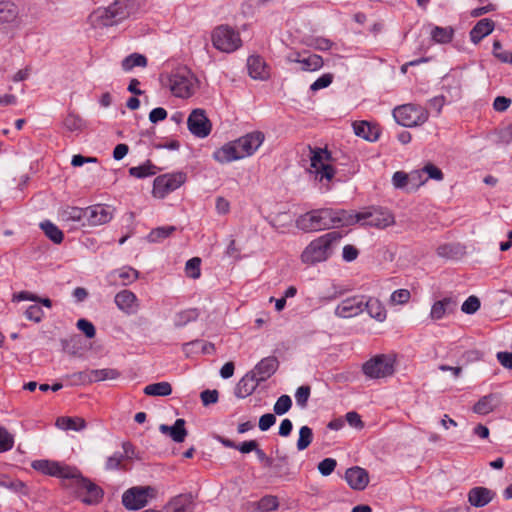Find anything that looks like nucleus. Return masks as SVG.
I'll return each instance as SVG.
<instances>
[{"label":"nucleus","instance_id":"nucleus-36","mask_svg":"<svg viewBox=\"0 0 512 512\" xmlns=\"http://www.w3.org/2000/svg\"><path fill=\"white\" fill-rule=\"evenodd\" d=\"M18 16L17 6L10 1H0V24L13 22Z\"/></svg>","mask_w":512,"mask_h":512},{"label":"nucleus","instance_id":"nucleus-12","mask_svg":"<svg viewBox=\"0 0 512 512\" xmlns=\"http://www.w3.org/2000/svg\"><path fill=\"white\" fill-rule=\"evenodd\" d=\"M32 468L45 475L63 479L77 476V468L56 461L36 460L32 462Z\"/></svg>","mask_w":512,"mask_h":512},{"label":"nucleus","instance_id":"nucleus-43","mask_svg":"<svg viewBox=\"0 0 512 512\" xmlns=\"http://www.w3.org/2000/svg\"><path fill=\"white\" fill-rule=\"evenodd\" d=\"M175 231L174 226H164L153 229L147 236L150 242H160Z\"/></svg>","mask_w":512,"mask_h":512},{"label":"nucleus","instance_id":"nucleus-31","mask_svg":"<svg viewBox=\"0 0 512 512\" xmlns=\"http://www.w3.org/2000/svg\"><path fill=\"white\" fill-rule=\"evenodd\" d=\"M498 405L497 396L495 394L485 395L478 400L473 406V411L479 415H487L491 413Z\"/></svg>","mask_w":512,"mask_h":512},{"label":"nucleus","instance_id":"nucleus-28","mask_svg":"<svg viewBox=\"0 0 512 512\" xmlns=\"http://www.w3.org/2000/svg\"><path fill=\"white\" fill-rule=\"evenodd\" d=\"M495 23L491 19L484 18L476 23L470 31V39L473 43H479L484 37L492 33Z\"/></svg>","mask_w":512,"mask_h":512},{"label":"nucleus","instance_id":"nucleus-57","mask_svg":"<svg viewBox=\"0 0 512 512\" xmlns=\"http://www.w3.org/2000/svg\"><path fill=\"white\" fill-rule=\"evenodd\" d=\"M310 387L309 386H300L295 393V399L297 404L304 408L307 405L308 399L310 397Z\"/></svg>","mask_w":512,"mask_h":512},{"label":"nucleus","instance_id":"nucleus-11","mask_svg":"<svg viewBox=\"0 0 512 512\" xmlns=\"http://www.w3.org/2000/svg\"><path fill=\"white\" fill-rule=\"evenodd\" d=\"M76 489V493L81 501L88 505H94L101 501L103 497L102 489L90 480L81 476L77 470V476L70 477Z\"/></svg>","mask_w":512,"mask_h":512},{"label":"nucleus","instance_id":"nucleus-5","mask_svg":"<svg viewBox=\"0 0 512 512\" xmlns=\"http://www.w3.org/2000/svg\"><path fill=\"white\" fill-rule=\"evenodd\" d=\"M349 225L361 223L376 228H386L394 223L393 215L383 208H366L359 212L348 211Z\"/></svg>","mask_w":512,"mask_h":512},{"label":"nucleus","instance_id":"nucleus-55","mask_svg":"<svg viewBox=\"0 0 512 512\" xmlns=\"http://www.w3.org/2000/svg\"><path fill=\"white\" fill-rule=\"evenodd\" d=\"M124 455L120 452L114 453L112 456L108 457L105 463L106 470H117L122 467V462L124 460Z\"/></svg>","mask_w":512,"mask_h":512},{"label":"nucleus","instance_id":"nucleus-54","mask_svg":"<svg viewBox=\"0 0 512 512\" xmlns=\"http://www.w3.org/2000/svg\"><path fill=\"white\" fill-rule=\"evenodd\" d=\"M392 184L397 189H403L408 187L410 183V175L403 172V171H397L392 176Z\"/></svg>","mask_w":512,"mask_h":512},{"label":"nucleus","instance_id":"nucleus-60","mask_svg":"<svg viewBox=\"0 0 512 512\" xmlns=\"http://www.w3.org/2000/svg\"><path fill=\"white\" fill-rule=\"evenodd\" d=\"M409 175L412 189H417L427 182L423 169L412 171Z\"/></svg>","mask_w":512,"mask_h":512},{"label":"nucleus","instance_id":"nucleus-53","mask_svg":"<svg viewBox=\"0 0 512 512\" xmlns=\"http://www.w3.org/2000/svg\"><path fill=\"white\" fill-rule=\"evenodd\" d=\"M493 55L503 63L512 64V52L508 53L503 50L502 45L498 40H495L493 43Z\"/></svg>","mask_w":512,"mask_h":512},{"label":"nucleus","instance_id":"nucleus-45","mask_svg":"<svg viewBox=\"0 0 512 512\" xmlns=\"http://www.w3.org/2000/svg\"><path fill=\"white\" fill-rule=\"evenodd\" d=\"M201 259L199 257H193L189 259L185 264L186 276L192 279H198L201 276Z\"/></svg>","mask_w":512,"mask_h":512},{"label":"nucleus","instance_id":"nucleus-4","mask_svg":"<svg viewBox=\"0 0 512 512\" xmlns=\"http://www.w3.org/2000/svg\"><path fill=\"white\" fill-rule=\"evenodd\" d=\"M308 173L324 186L325 191L330 189L329 183L335 176V169L330 163V154L327 150L311 149Z\"/></svg>","mask_w":512,"mask_h":512},{"label":"nucleus","instance_id":"nucleus-14","mask_svg":"<svg viewBox=\"0 0 512 512\" xmlns=\"http://www.w3.org/2000/svg\"><path fill=\"white\" fill-rule=\"evenodd\" d=\"M187 126L189 131L198 138L207 137L212 129V125L203 109H194L188 119Z\"/></svg>","mask_w":512,"mask_h":512},{"label":"nucleus","instance_id":"nucleus-17","mask_svg":"<svg viewBox=\"0 0 512 512\" xmlns=\"http://www.w3.org/2000/svg\"><path fill=\"white\" fill-rule=\"evenodd\" d=\"M114 302L117 308L126 315H134L140 309L138 297L127 289L119 291L114 297Z\"/></svg>","mask_w":512,"mask_h":512},{"label":"nucleus","instance_id":"nucleus-41","mask_svg":"<svg viewBox=\"0 0 512 512\" xmlns=\"http://www.w3.org/2000/svg\"><path fill=\"white\" fill-rule=\"evenodd\" d=\"M61 218L64 221H73L79 222L81 220H86V208H78V207H67L62 210Z\"/></svg>","mask_w":512,"mask_h":512},{"label":"nucleus","instance_id":"nucleus-49","mask_svg":"<svg viewBox=\"0 0 512 512\" xmlns=\"http://www.w3.org/2000/svg\"><path fill=\"white\" fill-rule=\"evenodd\" d=\"M411 293L408 289H398L390 295V304L404 305L410 301Z\"/></svg>","mask_w":512,"mask_h":512},{"label":"nucleus","instance_id":"nucleus-63","mask_svg":"<svg viewBox=\"0 0 512 512\" xmlns=\"http://www.w3.org/2000/svg\"><path fill=\"white\" fill-rule=\"evenodd\" d=\"M25 316L27 319L32 320L34 322H40L44 316V312L38 305H31L25 311Z\"/></svg>","mask_w":512,"mask_h":512},{"label":"nucleus","instance_id":"nucleus-22","mask_svg":"<svg viewBox=\"0 0 512 512\" xmlns=\"http://www.w3.org/2000/svg\"><path fill=\"white\" fill-rule=\"evenodd\" d=\"M260 381L255 377L254 373H246L237 383L235 387V396L237 398H246L250 396L258 387Z\"/></svg>","mask_w":512,"mask_h":512},{"label":"nucleus","instance_id":"nucleus-18","mask_svg":"<svg viewBox=\"0 0 512 512\" xmlns=\"http://www.w3.org/2000/svg\"><path fill=\"white\" fill-rule=\"evenodd\" d=\"M212 158L220 164H227L242 159L235 140L227 142L216 149L212 154Z\"/></svg>","mask_w":512,"mask_h":512},{"label":"nucleus","instance_id":"nucleus-27","mask_svg":"<svg viewBox=\"0 0 512 512\" xmlns=\"http://www.w3.org/2000/svg\"><path fill=\"white\" fill-rule=\"evenodd\" d=\"M364 309L367 313L378 322H384L387 318V310L384 304L375 297L364 299Z\"/></svg>","mask_w":512,"mask_h":512},{"label":"nucleus","instance_id":"nucleus-39","mask_svg":"<svg viewBox=\"0 0 512 512\" xmlns=\"http://www.w3.org/2000/svg\"><path fill=\"white\" fill-rule=\"evenodd\" d=\"M144 393L148 396H168L172 393V386L166 381L157 382L147 385Z\"/></svg>","mask_w":512,"mask_h":512},{"label":"nucleus","instance_id":"nucleus-56","mask_svg":"<svg viewBox=\"0 0 512 512\" xmlns=\"http://www.w3.org/2000/svg\"><path fill=\"white\" fill-rule=\"evenodd\" d=\"M480 308V301L476 296L468 297L461 306L462 312L473 314Z\"/></svg>","mask_w":512,"mask_h":512},{"label":"nucleus","instance_id":"nucleus-48","mask_svg":"<svg viewBox=\"0 0 512 512\" xmlns=\"http://www.w3.org/2000/svg\"><path fill=\"white\" fill-rule=\"evenodd\" d=\"M63 125L64 127L71 131V132H74V131H80L82 128H83V120L76 114L74 113H69L64 121H63Z\"/></svg>","mask_w":512,"mask_h":512},{"label":"nucleus","instance_id":"nucleus-23","mask_svg":"<svg viewBox=\"0 0 512 512\" xmlns=\"http://www.w3.org/2000/svg\"><path fill=\"white\" fill-rule=\"evenodd\" d=\"M277 367L278 361L275 357H266L263 358L250 372L255 374L258 381L263 382L276 372Z\"/></svg>","mask_w":512,"mask_h":512},{"label":"nucleus","instance_id":"nucleus-59","mask_svg":"<svg viewBox=\"0 0 512 512\" xmlns=\"http://www.w3.org/2000/svg\"><path fill=\"white\" fill-rule=\"evenodd\" d=\"M425 173V177L428 179H434L437 181H441L443 179L442 171L432 163H427L423 168Z\"/></svg>","mask_w":512,"mask_h":512},{"label":"nucleus","instance_id":"nucleus-15","mask_svg":"<svg viewBox=\"0 0 512 512\" xmlns=\"http://www.w3.org/2000/svg\"><path fill=\"white\" fill-rule=\"evenodd\" d=\"M265 135L260 131H253L236 139L242 159L252 156L263 144Z\"/></svg>","mask_w":512,"mask_h":512},{"label":"nucleus","instance_id":"nucleus-37","mask_svg":"<svg viewBox=\"0 0 512 512\" xmlns=\"http://www.w3.org/2000/svg\"><path fill=\"white\" fill-rule=\"evenodd\" d=\"M110 277H117L118 279H120L122 285H129L138 279L139 273L132 267H123L113 271L110 274Z\"/></svg>","mask_w":512,"mask_h":512},{"label":"nucleus","instance_id":"nucleus-20","mask_svg":"<svg viewBox=\"0 0 512 512\" xmlns=\"http://www.w3.org/2000/svg\"><path fill=\"white\" fill-rule=\"evenodd\" d=\"M345 480L353 490L362 491L369 484V475L365 469L355 466L346 470Z\"/></svg>","mask_w":512,"mask_h":512},{"label":"nucleus","instance_id":"nucleus-13","mask_svg":"<svg viewBox=\"0 0 512 512\" xmlns=\"http://www.w3.org/2000/svg\"><path fill=\"white\" fill-rule=\"evenodd\" d=\"M184 182L185 175L183 173L158 176L154 180L152 193L154 197L162 199L178 189Z\"/></svg>","mask_w":512,"mask_h":512},{"label":"nucleus","instance_id":"nucleus-33","mask_svg":"<svg viewBox=\"0 0 512 512\" xmlns=\"http://www.w3.org/2000/svg\"><path fill=\"white\" fill-rule=\"evenodd\" d=\"M198 317L199 310L197 308H188L177 312L173 317V323L175 327L180 328L196 321Z\"/></svg>","mask_w":512,"mask_h":512},{"label":"nucleus","instance_id":"nucleus-51","mask_svg":"<svg viewBox=\"0 0 512 512\" xmlns=\"http://www.w3.org/2000/svg\"><path fill=\"white\" fill-rule=\"evenodd\" d=\"M333 79L334 75L332 73H325L310 85V90L312 92H316L318 90L327 88L332 84Z\"/></svg>","mask_w":512,"mask_h":512},{"label":"nucleus","instance_id":"nucleus-44","mask_svg":"<svg viewBox=\"0 0 512 512\" xmlns=\"http://www.w3.org/2000/svg\"><path fill=\"white\" fill-rule=\"evenodd\" d=\"M313 432L308 426H302L299 429V438L297 440V449L299 451L305 450L312 442Z\"/></svg>","mask_w":512,"mask_h":512},{"label":"nucleus","instance_id":"nucleus-29","mask_svg":"<svg viewBox=\"0 0 512 512\" xmlns=\"http://www.w3.org/2000/svg\"><path fill=\"white\" fill-rule=\"evenodd\" d=\"M353 130L357 136L370 142L378 140L380 136L379 128L366 121L353 123Z\"/></svg>","mask_w":512,"mask_h":512},{"label":"nucleus","instance_id":"nucleus-2","mask_svg":"<svg viewBox=\"0 0 512 512\" xmlns=\"http://www.w3.org/2000/svg\"><path fill=\"white\" fill-rule=\"evenodd\" d=\"M130 16V5L128 0H114L108 6H101L94 9L87 17V23L94 30L119 25Z\"/></svg>","mask_w":512,"mask_h":512},{"label":"nucleus","instance_id":"nucleus-38","mask_svg":"<svg viewBox=\"0 0 512 512\" xmlns=\"http://www.w3.org/2000/svg\"><path fill=\"white\" fill-rule=\"evenodd\" d=\"M147 63V58L144 55L139 53H132L122 60L121 67L125 72H129L135 67L144 68L147 66Z\"/></svg>","mask_w":512,"mask_h":512},{"label":"nucleus","instance_id":"nucleus-19","mask_svg":"<svg viewBox=\"0 0 512 512\" xmlns=\"http://www.w3.org/2000/svg\"><path fill=\"white\" fill-rule=\"evenodd\" d=\"M113 217L109 206L94 205L86 208V221L89 225H102L108 223Z\"/></svg>","mask_w":512,"mask_h":512},{"label":"nucleus","instance_id":"nucleus-40","mask_svg":"<svg viewBox=\"0 0 512 512\" xmlns=\"http://www.w3.org/2000/svg\"><path fill=\"white\" fill-rule=\"evenodd\" d=\"M90 375L92 376V381L94 382H102L106 380H116L120 377V372L114 368H102V369H91Z\"/></svg>","mask_w":512,"mask_h":512},{"label":"nucleus","instance_id":"nucleus-16","mask_svg":"<svg viewBox=\"0 0 512 512\" xmlns=\"http://www.w3.org/2000/svg\"><path fill=\"white\" fill-rule=\"evenodd\" d=\"M364 310V296H352L341 301L335 308V315L340 318H352Z\"/></svg>","mask_w":512,"mask_h":512},{"label":"nucleus","instance_id":"nucleus-32","mask_svg":"<svg viewBox=\"0 0 512 512\" xmlns=\"http://www.w3.org/2000/svg\"><path fill=\"white\" fill-rule=\"evenodd\" d=\"M299 65L302 71L315 72L323 67L324 61L320 55L307 52L303 55Z\"/></svg>","mask_w":512,"mask_h":512},{"label":"nucleus","instance_id":"nucleus-25","mask_svg":"<svg viewBox=\"0 0 512 512\" xmlns=\"http://www.w3.org/2000/svg\"><path fill=\"white\" fill-rule=\"evenodd\" d=\"M495 493L486 487L472 488L468 493V501L474 507H483L490 503Z\"/></svg>","mask_w":512,"mask_h":512},{"label":"nucleus","instance_id":"nucleus-10","mask_svg":"<svg viewBox=\"0 0 512 512\" xmlns=\"http://www.w3.org/2000/svg\"><path fill=\"white\" fill-rule=\"evenodd\" d=\"M155 496L156 490L153 487L135 486L123 493L122 504L126 509L135 511L145 507Z\"/></svg>","mask_w":512,"mask_h":512},{"label":"nucleus","instance_id":"nucleus-6","mask_svg":"<svg viewBox=\"0 0 512 512\" xmlns=\"http://www.w3.org/2000/svg\"><path fill=\"white\" fill-rule=\"evenodd\" d=\"M196 86V77L186 67L174 70L169 76V87L176 97L189 98L195 92Z\"/></svg>","mask_w":512,"mask_h":512},{"label":"nucleus","instance_id":"nucleus-3","mask_svg":"<svg viewBox=\"0 0 512 512\" xmlns=\"http://www.w3.org/2000/svg\"><path fill=\"white\" fill-rule=\"evenodd\" d=\"M341 234L336 231L325 233L313 239L302 251L300 260L303 264L313 266L326 262L339 245Z\"/></svg>","mask_w":512,"mask_h":512},{"label":"nucleus","instance_id":"nucleus-21","mask_svg":"<svg viewBox=\"0 0 512 512\" xmlns=\"http://www.w3.org/2000/svg\"><path fill=\"white\" fill-rule=\"evenodd\" d=\"M457 302L452 297H445L435 301L430 310V318L433 321L441 320L456 310Z\"/></svg>","mask_w":512,"mask_h":512},{"label":"nucleus","instance_id":"nucleus-1","mask_svg":"<svg viewBox=\"0 0 512 512\" xmlns=\"http://www.w3.org/2000/svg\"><path fill=\"white\" fill-rule=\"evenodd\" d=\"M348 217L346 210L318 209L301 215L296 226L304 232L349 226Z\"/></svg>","mask_w":512,"mask_h":512},{"label":"nucleus","instance_id":"nucleus-58","mask_svg":"<svg viewBox=\"0 0 512 512\" xmlns=\"http://www.w3.org/2000/svg\"><path fill=\"white\" fill-rule=\"evenodd\" d=\"M337 462L333 458H325L318 464V470L323 476H329L336 468Z\"/></svg>","mask_w":512,"mask_h":512},{"label":"nucleus","instance_id":"nucleus-24","mask_svg":"<svg viewBox=\"0 0 512 512\" xmlns=\"http://www.w3.org/2000/svg\"><path fill=\"white\" fill-rule=\"evenodd\" d=\"M249 75L256 80H266L269 77V68L260 56H250L247 59Z\"/></svg>","mask_w":512,"mask_h":512},{"label":"nucleus","instance_id":"nucleus-8","mask_svg":"<svg viewBox=\"0 0 512 512\" xmlns=\"http://www.w3.org/2000/svg\"><path fill=\"white\" fill-rule=\"evenodd\" d=\"M393 117L401 126L416 127L428 120L429 112L420 105L409 103L394 108Z\"/></svg>","mask_w":512,"mask_h":512},{"label":"nucleus","instance_id":"nucleus-30","mask_svg":"<svg viewBox=\"0 0 512 512\" xmlns=\"http://www.w3.org/2000/svg\"><path fill=\"white\" fill-rule=\"evenodd\" d=\"M430 36L435 43L447 44L450 43L454 36V29L450 26L441 27L435 25H429Z\"/></svg>","mask_w":512,"mask_h":512},{"label":"nucleus","instance_id":"nucleus-26","mask_svg":"<svg viewBox=\"0 0 512 512\" xmlns=\"http://www.w3.org/2000/svg\"><path fill=\"white\" fill-rule=\"evenodd\" d=\"M159 430L161 433L169 435L171 439L177 443H182L187 436L185 420L181 418L177 419L172 426L161 424Z\"/></svg>","mask_w":512,"mask_h":512},{"label":"nucleus","instance_id":"nucleus-7","mask_svg":"<svg viewBox=\"0 0 512 512\" xmlns=\"http://www.w3.org/2000/svg\"><path fill=\"white\" fill-rule=\"evenodd\" d=\"M213 47L223 53H232L239 49L242 40L238 31L228 25H220L211 33Z\"/></svg>","mask_w":512,"mask_h":512},{"label":"nucleus","instance_id":"nucleus-9","mask_svg":"<svg viewBox=\"0 0 512 512\" xmlns=\"http://www.w3.org/2000/svg\"><path fill=\"white\" fill-rule=\"evenodd\" d=\"M395 357L389 354H379L362 365L364 375L369 379L390 377L395 371Z\"/></svg>","mask_w":512,"mask_h":512},{"label":"nucleus","instance_id":"nucleus-34","mask_svg":"<svg viewBox=\"0 0 512 512\" xmlns=\"http://www.w3.org/2000/svg\"><path fill=\"white\" fill-rule=\"evenodd\" d=\"M172 512H192L193 499L191 495H178L169 502Z\"/></svg>","mask_w":512,"mask_h":512},{"label":"nucleus","instance_id":"nucleus-35","mask_svg":"<svg viewBox=\"0 0 512 512\" xmlns=\"http://www.w3.org/2000/svg\"><path fill=\"white\" fill-rule=\"evenodd\" d=\"M56 426L62 430L81 431L86 427V422L80 417H60L56 420Z\"/></svg>","mask_w":512,"mask_h":512},{"label":"nucleus","instance_id":"nucleus-50","mask_svg":"<svg viewBox=\"0 0 512 512\" xmlns=\"http://www.w3.org/2000/svg\"><path fill=\"white\" fill-rule=\"evenodd\" d=\"M292 406V400L288 395L280 396L273 406V411L277 415H284Z\"/></svg>","mask_w":512,"mask_h":512},{"label":"nucleus","instance_id":"nucleus-52","mask_svg":"<svg viewBox=\"0 0 512 512\" xmlns=\"http://www.w3.org/2000/svg\"><path fill=\"white\" fill-rule=\"evenodd\" d=\"M14 445V437L5 428H0V453L12 449Z\"/></svg>","mask_w":512,"mask_h":512},{"label":"nucleus","instance_id":"nucleus-46","mask_svg":"<svg viewBox=\"0 0 512 512\" xmlns=\"http://www.w3.org/2000/svg\"><path fill=\"white\" fill-rule=\"evenodd\" d=\"M156 173L155 166H153L151 163H145L140 166L131 167L129 169V174L136 178H145L152 176Z\"/></svg>","mask_w":512,"mask_h":512},{"label":"nucleus","instance_id":"nucleus-42","mask_svg":"<svg viewBox=\"0 0 512 512\" xmlns=\"http://www.w3.org/2000/svg\"><path fill=\"white\" fill-rule=\"evenodd\" d=\"M41 228L43 229L45 235L54 243L59 244L62 242L63 233L56 225L46 221L41 223Z\"/></svg>","mask_w":512,"mask_h":512},{"label":"nucleus","instance_id":"nucleus-62","mask_svg":"<svg viewBox=\"0 0 512 512\" xmlns=\"http://www.w3.org/2000/svg\"><path fill=\"white\" fill-rule=\"evenodd\" d=\"M77 328L82 331L86 337L93 338L96 334V330L94 325L86 320V319H79L76 324Z\"/></svg>","mask_w":512,"mask_h":512},{"label":"nucleus","instance_id":"nucleus-61","mask_svg":"<svg viewBox=\"0 0 512 512\" xmlns=\"http://www.w3.org/2000/svg\"><path fill=\"white\" fill-rule=\"evenodd\" d=\"M90 373H91V369H87L84 371L73 373L71 375V378L75 384H81V385L91 384V383H93V381H92V376L90 375Z\"/></svg>","mask_w":512,"mask_h":512},{"label":"nucleus","instance_id":"nucleus-47","mask_svg":"<svg viewBox=\"0 0 512 512\" xmlns=\"http://www.w3.org/2000/svg\"><path fill=\"white\" fill-rule=\"evenodd\" d=\"M278 500L275 496H265L257 503V510L259 512H270L278 508Z\"/></svg>","mask_w":512,"mask_h":512},{"label":"nucleus","instance_id":"nucleus-64","mask_svg":"<svg viewBox=\"0 0 512 512\" xmlns=\"http://www.w3.org/2000/svg\"><path fill=\"white\" fill-rule=\"evenodd\" d=\"M275 422H276L275 415L271 414V413H267L260 417L258 426L261 431H267L275 424Z\"/></svg>","mask_w":512,"mask_h":512}]
</instances>
